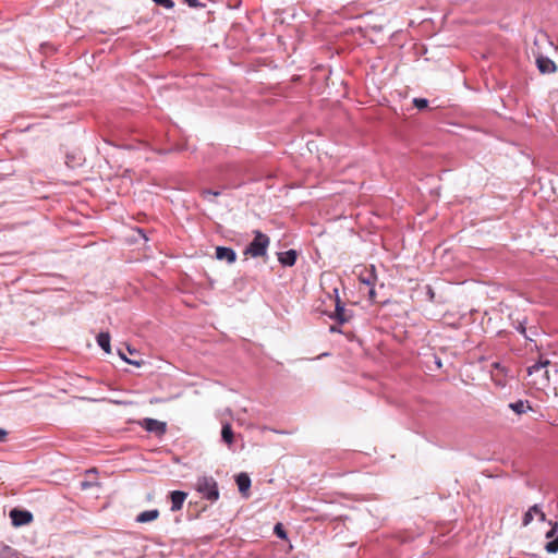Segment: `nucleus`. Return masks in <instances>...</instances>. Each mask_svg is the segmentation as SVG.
Returning <instances> with one entry per match:
<instances>
[{"label":"nucleus","instance_id":"f257e3e1","mask_svg":"<svg viewBox=\"0 0 558 558\" xmlns=\"http://www.w3.org/2000/svg\"><path fill=\"white\" fill-rule=\"evenodd\" d=\"M548 360H539L537 363L527 367V375L531 378L530 383L536 389H545L549 385V366Z\"/></svg>","mask_w":558,"mask_h":558},{"label":"nucleus","instance_id":"f03ea898","mask_svg":"<svg viewBox=\"0 0 558 558\" xmlns=\"http://www.w3.org/2000/svg\"><path fill=\"white\" fill-rule=\"evenodd\" d=\"M196 490L203 495L204 498L214 502L219 498L217 482L211 476H202L197 478Z\"/></svg>","mask_w":558,"mask_h":558},{"label":"nucleus","instance_id":"7ed1b4c3","mask_svg":"<svg viewBox=\"0 0 558 558\" xmlns=\"http://www.w3.org/2000/svg\"><path fill=\"white\" fill-rule=\"evenodd\" d=\"M269 245V238L260 231L255 232V238L251 244L245 248L244 254L252 257L264 256Z\"/></svg>","mask_w":558,"mask_h":558},{"label":"nucleus","instance_id":"20e7f679","mask_svg":"<svg viewBox=\"0 0 558 558\" xmlns=\"http://www.w3.org/2000/svg\"><path fill=\"white\" fill-rule=\"evenodd\" d=\"M359 280L361 283L367 286L369 288L368 290V296L371 300H374L375 299V284H376V281H377V275H376V270H375V266L374 265H369V266H364L360 271H359Z\"/></svg>","mask_w":558,"mask_h":558},{"label":"nucleus","instance_id":"39448f33","mask_svg":"<svg viewBox=\"0 0 558 558\" xmlns=\"http://www.w3.org/2000/svg\"><path fill=\"white\" fill-rule=\"evenodd\" d=\"M141 425L147 432L155 433L157 435H162L166 433V423L155 418H144Z\"/></svg>","mask_w":558,"mask_h":558},{"label":"nucleus","instance_id":"423d86ee","mask_svg":"<svg viewBox=\"0 0 558 558\" xmlns=\"http://www.w3.org/2000/svg\"><path fill=\"white\" fill-rule=\"evenodd\" d=\"M558 523H554L551 525V529L546 533V538L549 539L547 544L545 545V549L550 553L555 554L558 551Z\"/></svg>","mask_w":558,"mask_h":558},{"label":"nucleus","instance_id":"0eeeda50","mask_svg":"<svg viewBox=\"0 0 558 558\" xmlns=\"http://www.w3.org/2000/svg\"><path fill=\"white\" fill-rule=\"evenodd\" d=\"M10 517L12 519L13 524L16 526L28 524L33 520V515L31 512L17 509H13L10 513Z\"/></svg>","mask_w":558,"mask_h":558},{"label":"nucleus","instance_id":"6e6552de","mask_svg":"<svg viewBox=\"0 0 558 558\" xmlns=\"http://www.w3.org/2000/svg\"><path fill=\"white\" fill-rule=\"evenodd\" d=\"M216 258L219 260H226L228 264H232L236 259V254L230 247L218 246L216 247Z\"/></svg>","mask_w":558,"mask_h":558},{"label":"nucleus","instance_id":"1a4fd4ad","mask_svg":"<svg viewBox=\"0 0 558 558\" xmlns=\"http://www.w3.org/2000/svg\"><path fill=\"white\" fill-rule=\"evenodd\" d=\"M534 515H537L541 521H545L546 519L545 513L538 508L537 505H534L524 513L522 524L524 526L529 525L533 521Z\"/></svg>","mask_w":558,"mask_h":558},{"label":"nucleus","instance_id":"9d476101","mask_svg":"<svg viewBox=\"0 0 558 558\" xmlns=\"http://www.w3.org/2000/svg\"><path fill=\"white\" fill-rule=\"evenodd\" d=\"M187 497V494L181 490H174L171 493V510L179 511L182 509L183 504Z\"/></svg>","mask_w":558,"mask_h":558},{"label":"nucleus","instance_id":"9b49d317","mask_svg":"<svg viewBox=\"0 0 558 558\" xmlns=\"http://www.w3.org/2000/svg\"><path fill=\"white\" fill-rule=\"evenodd\" d=\"M536 63L542 73H554L557 70L555 62L546 57L537 58Z\"/></svg>","mask_w":558,"mask_h":558},{"label":"nucleus","instance_id":"f8f14e48","mask_svg":"<svg viewBox=\"0 0 558 558\" xmlns=\"http://www.w3.org/2000/svg\"><path fill=\"white\" fill-rule=\"evenodd\" d=\"M278 259L280 264L283 266H293L296 262V252L294 250H289L286 252H281L278 255Z\"/></svg>","mask_w":558,"mask_h":558},{"label":"nucleus","instance_id":"ddd939ff","mask_svg":"<svg viewBox=\"0 0 558 558\" xmlns=\"http://www.w3.org/2000/svg\"><path fill=\"white\" fill-rule=\"evenodd\" d=\"M158 517H159V511L157 509H151V510H146V511L141 512L136 517V521L140 523H146V522H151V521L156 520Z\"/></svg>","mask_w":558,"mask_h":558},{"label":"nucleus","instance_id":"4468645a","mask_svg":"<svg viewBox=\"0 0 558 558\" xmlns=\"http://www.w3.org/2000/svg\"><path fill=\"white\" fill-rule=\"evenodd\" d=\"M235 482H236L240 493H242V494H245L251 486V480L246 473H240L236 476Z\"/></svg>","mask_w":558,"mask_h":558},{"label":"nucleus","instance_id":"2eb2a0df","mask_svg":"<svg viewBox=\"0 0 558 558\" xmlns=\"http://www.w3.org/2000/svg\"><path fill=\"white\" fill-rule=\"evenodd\" d=\"M233 437H234V434H233V430L231 428V425L229 423H225L222 425V429H221V438H222V440L228 446H231L233 444Z\"/></svg>","mask_w":558,"mask_h":558},{"label":"nucleus","instance_id":"dca6fc26","mask_svg":"<svg viewBox=\"0 0 558 558\" xmlns=\"http://www.w3.org/2000/svg\"><path fill=\"white\" fill-rule=\"evenodd\" d=\"M98 345L107 353H110V335L108 332H100L97 336Z\"/></svg>","mask_w":558,"mask_h":558},{"label":"nucleus","instance_id":"f3484780","mask_svg":"<svg viewBox=\"0 0 558 558\" xmlns=\"http://www.w3.org/2000/svg\"><path fill=\"white\" fill-rule=\"evenodd\" d=\"M517 414L525 413L530 405L526 401L519 400L514 403H510L509 405Z\"/></svg>","mask_w":558,"mask_h":558},{"label":"nucleus","instance_id":"a211bd4d","mask_svg":"<svg viewBox=\"0 0 558 558\" xmlns=\"http://www.w3.org/2000/svg\"><path fill=\"white\" fill-rule=\"evenodd\" d=\"M344 308L341 305L340 299L338 295H336V317L340 322H345V318L343 317Z\"/></svg>","mask_w":558,"mask_h":558},{"label":"nucleus","instance_id":"6ab92c4d","mask_svg":"<svg viewBox=\"0 0 558 558\" xmlns=\"http://www.w3.org/2000/svg\"><path fill=\"white\" fill-rule=\"evenodd\" d=\"M413 105L417 108V109H424L428 106V100L425 99V98H414L413 99Z\"/></svg>","mask_w":558,"mask_h":558},{"label":"nucleus","instance_id":"aec40b11","mask_svg":"<svg viewBox=\"0 0 558 558\" xmlns=\"http://www.w3.org/2000/svg\"><path fill=\"white\" fill-rule=\"evenodd\" d=\"M153 1L163 8H167V9H171L174 5L172 0H153Z\"/></svg>","mask_w":558,"mask_h":558},{"label":"nucleus","instance_id":"412c9836","mask_svg":"<svg viewBox=\"0 0 558 558\" xmlns=\"http://www.w3.org/2000/svg\"><path fill=\"white\" fill-rule=\"evenodd\" d=\"M202 195L204 198L209 199L210 196H218L220 195L219 191H211V190H204L202 192Z\"/></svg>","mask_w":558,"mask_h":558},{"label":"nucleus","instance_id":"4be33fe9","mask_svg":"<svg viewBox=\"0 0 558 558\" xmlns=\"http://www.w3.org/2000/svg\"><path fill=\"white\" fill-rule=\"evenodd\" d=\"M119 355H120V357H121L124 362H126V363H129V364H132V365H135V366H141V362H137V361H133V360L128 359V357L125 356V354H124V353H122L121 351H119Z\"/></svg>","mask_w":558,"mask_h":558},{"label":"nucleus","instance_id":"5701e85b","mask_svg":"<svg viewBox=\"0 0 558 558\" xmlns=\"http://www.w3.org/2000/svg\"><path fill=\"white\" fill-rule=\"evenodd\" d=\"M275 532H276V534H277L279 537H281V538H286V536H287V534H286V532L283 531V529H282L281 524H277V525L275 526Z\"/></svg>","mask_w":558,"mask_h":558},{"label":"nucleus","instance_id":"b1692460","mask_svg":"<svg viewBox=\"0 0 558 558\" xmlns=\"http://www.w3.org/2000/svg\"><path fill=\"white\" fill-rule=\"evenodd\" d=\"M190 7L197 8L203 7V4L198 0H184Z\"/></svg>","mask_w":558,"mask_h":558},{"label":"nucleus","instance_id":"393cba45","mask_svg":"<svg viewBox=\"0 0 558 558\" xmlns=\"http://www.w3.org/2000/svg\"><path fill=\"white\" fill-rule=\"evenodd\" d=\"M5 436H7V432L4 429L0 428V441H2Z\"/></svg>","mask_w":558,"mask_h":558},{"label":"nucleus","instance_id":"a878e982","mask_svg":"<svg viewBox=\"0 0 558 558\" xmlns=\"http://www.w3.org/2000/svg\"><path fill=\"white\" fill-rule=\"evenodd\" d=\"M519 330H520V332H521V333H524V332H525V328H524V327H522V326H520V327H519Z\"/></svg>","mask_w":558,"mask_h":558},{"label":"nucleus","instance_id":"bb28decb","mask_svg":"<svg viewBox=\"0 0 558 558\" xmlns=\"http://www.w3.org/2000/svg\"><path fill=\"white\" fill-rule=\"evenodd\" d=\"M128 351H129L131 354H132V353H134V351H133L130 347H128Z\"/></svg>","mask_w":558,"mask_h":558},{"label":"nucleus","instance_id":"cd10ccee","mask_svg":"<svg viewBox=\"0 0 558 558\" xmlns=\"http://www.w3.org/2000/svg\"><path fill=\"white\" fill-rule=\"evenodd\" d=\"M494 366H495L496 368H499V364H498V363H494Z\"/></svg>","mask_w":558,"mask_h":558}]
</instances>
